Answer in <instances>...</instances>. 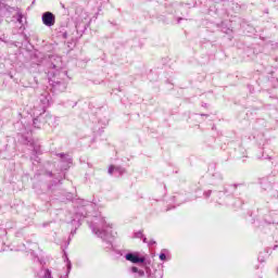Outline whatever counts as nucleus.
Segmentation results:
<instances>
[{"label":"nucleus","instance_id":"nucleus-2","mask_svg":"<svg viewBox=\"0 0 278 278\" xmlns=\"http://www.w3.org/2000/svg\"><path fill=\"white\" fill-rule=\"evenodd\" d=\"M126 260L132 264H143L144 256H139L138 254H126Z\"/></svg>","mask_w":278,"mask_h":278},{"label":"nucleus","instance_id":"nucleus-3","mask_svg":"<svg viewBox=\"0 0 278 278\" xmlns=\"http://www.w3.org/2000/svg\"><path fill=\"white\" fill-rule=\"evenodd\" d=\"M114 170H118V168L114 167V166H111L109 168V174L112 175L114 173Z\"/></svg>","mask_w":278,"mask_h":278},{"label":"nucleus","instance_id":"nucleus-5","mask_svg":"<svg viewBox=\"0 0 278 278\" xmlns=\"http://www.w3.org/2000/svg\"><path fill=\"white\" fill-rule=\"evenodd\" d=\"M134 273H136L138 269L136 267L132 268Z\"/></svg>","mask_w":278,"mask_h":278},{"label":"nucleus","instance_id":"nucleus-4","mask_svg":"<svg viewBox=\"0 0 278 278\" xmlns=\"http://www.w3.org/2000/svg\"><path fill=\"white\" fill-rule=\"evenodd\" d=\"M160 260H162V262H164V260H166V254L161 253V254H160Z\"/></svg>","mask_w":278,"mask_h":278},{"label":"nucleus","instance_id":"nucleus-1","mask_svg":"<svg viewBox=\"0 0 278 278\" xmlns=\"http://www.w3.org/2000/svg\"><path fill=\"white\" fill-rule=\"evenodd\" d=\"M41 18L46 27H53L55 25V15L51 12L43 13Z\"/></svg>","mask_w":278,"mask_h":278}]
</instances>
